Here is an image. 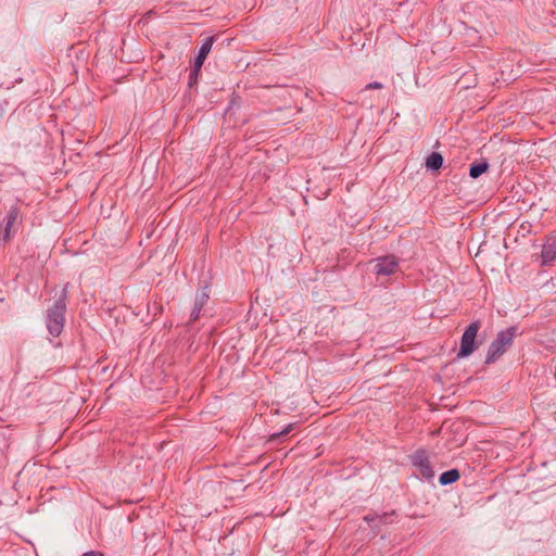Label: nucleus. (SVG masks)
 Returning a JSON list of instances; mask_svg holds the SVG:
<instances>
[{
	"label": "nucleus",
	"mask_w": 556,
	"mask_h": 556,
	"mask_svg": "<svg viewBox=\"0 0 556 556\" xmlns=\"http://www.w3.org/2000/svg\"><path fill=\"white\" fill-rule=\"evenodd\" d=\"M67 286L62 290L52 307L47 311L46 326L49 333L53 337L61 334L65 323V311L67 301Z\"/></svg>",
	"instance_id": "obj_1"
},
{
	"label": "nucleus",
	"mask_w": 556,
	"mask_h": 556,
	"mask_svg": "<svg viewBox=\"0 0 556 556\" xmlns=\"http://www.w3.org/2000/svg\"><path fill=\"white\" fill-rule=\"evenodd\" d=\"M517 327L511 326L500 331L488 349L485 364L495 363L513 344Z\"/></svg>",
	"instance_id": "obj_2"
},
{
	"label": "nucleus",
	"mask_w": 556,
	"mask_h": 556,
	"mask_svg": "<svg viewBox=\"0 0 556 556\" xmlns=\"http://www.w3.org/2000/svg\"><path fill=\"white\" fill-rule=\"evenodd\" d=\"M480 328L481 323L479 320H473L465 328L457 353L458 358L468 357L477 350L476 337Z\"/></svg>",
	"instance_id": "obj_3"
},
{
	"label": "nucleus",
	"mask_w": 556,
	"mask_h": 556,
	"mask_svg": "<svg viewBox=\"0 0 556 556\" xmlns=\"http://www.w3.org/2000/svg\"><path fill=\"white\" fill-rule=\"evenodd\" d=\"M374 273L377 276L389 277L400 269L399 257L393 254L377 257L371 261Z\"/></svg>",
	"instance_id": "obj_4"
},
{
	"label": "nucleus",
	"mask_w": 556,
	"mask_h": 556,
	"mask_svg": "<svg viewBox=\"0 0 556 556\" xmlns=\"http://www.w3.org/2000/svg\"><path fill=\"white\" fill-rule=\"evenodd\" d=\"M410 460L414 467L417 468L418 475L430 481L434 477V471L430 464L427 451L424 448L417 450L412 456Z\"/></svg>",
	"instance_id": "obj_5"
},
{
	"label": "nucleus",
	"mask_w": 556,
	"mask_h": 556,
	"mask_svg": "<svg viewBox=\"0 0 556 556\" xmlns=\"http://www.w3.org/2000/svg\"><path fill=\"white\" fill-rule=\"evenodd\" d=\"M395 516V511L391 513H382V514H368L364 516V520L368 523V526L376 532L380 530L381 525H389L393 522V517Z\"/></svg>",
	"instance_id": "obj_6"
},
{
	"label": "nucleus",
	"mask_w": 556,
	"mask_h": 556,
	"mask_svg": "<svg viewBox=\"0 0 556 556\" xmlns=\"http://www.w3.org/2000/svg\"><path fill=\"white\" fill-rule=\"evenodd\" d=\"M20 215V210L17 206H11L10 210L7 212L2 219L3 224V233H2V240L8 241L11 238V228L17 220Z\"/></svg>",
	"instance_id": "obj_7"
},
{
	"label": "nucleus",
	"mask_w": 556,
	"mask_h": 556,
	"mask_svg": "<svg viewBox=\"0 0 556 556\" xmlns=\"http://www.w3.org/2000/svg\"><path fill=\"white\" fill-rule=\"evenodd\" d=\"M210 299L207 287L203 290L198 291L195 294L194 305L190 314V321H195L201 315V311Z\"/></svg>",
	"instance_id": "obj_8"
},
{
	"label": "nucleus",
	"mask_w": 556,
	"mask_h": 556,
	"mask_svg": "<svg viewBox=\"0 0 556 556\" xmlns=\"http://www.w3.org/2000/svg\"><path fill=\"white\" fill-rule=\"evenodd\" d=\"M214 43V37H207L203 40L198 54L194 58L193 64L197 65L198 68H201L206 56L208 55L210 51L212 50Z\"/></svg>",
	"instance_id": "obj_9"
},
{
	"label": "nucleus",
	"mask_w": 556,
	"mask_h": 556,
	"mask_svg": "<svg viewBox=\"0 0 556 556\" xmlns=\"http://www.w3.org/2000/svg\"><path fill=\"white\" fill-rule=\"evenodd\" d=\"M541 256L544 265L556 258V237L547 239L546 243L542 248Z\"/></svg>",
	"instance_id": "obj_10"
},
{
	"label": "nucleus",
	"mask_w": 556,
	"mask_h": 556,
	"mask_svg": "<svg viewBox=\"0 0 556 556\" xmlns=\"http://www.w3.org/2000/svg\"><path fill=\"white\" fill-rule=\"evenodd\" d=\"M490 165L486 160H481L479 162H473L469 167V176L473 179L480 177L489 169Z\"/></svg>",
	"instance_id": "obj_11"
},
{
	"label": "nucleus",
	"mask_w": 556,
	"mask_h": 556,
	"mask_svg": "<svg viewBox=\"0 0 556 556\" xmlns=\"http://www.w3.org/2000/svg\"><path fill=\"white\" fill-rule=\"evenodd\" d=\"M443 165V156L439 152H431L426 159V166L429 170L435 172Z\"/></svg>",
	"instance_id": "obj_12"
},
{
	"label": "nucleus",
	"mask_w": 556,
	"mask_h": 556,
	"mask_svg": "<svg viewBox=\"0 0 556 556\" xmlns=\"http://www.w3.org/2000/svg\"><path fill=\"white\" fill-rule=\"evenodd\" d=\"M460 477V473L457 469H450L444 471L439 477V483L441 485H447L456 482Z\"/></svg>",
	"instance_id": "obj_13"
},
{
	"label": "nucleus",
	"mask_w": 556,
	"mask_h": 556,
	"mask_svg": "<svg viewBox=\"0 0 556 556\" xmlns=\"http://www.w3.org/2000/svg\"><path fill=\"white\" fill-rule=\"evenodd\" d=\"M200 71H201V68H198L197 65L193 64L192 70L189 73V78H188L189 88H193L197 86Z\"/></svg>",
	"instance_id": "obj_14"
},
{
	"label": "nucleus",
	"mask_w": 556,
	"mask_h": 556,
	"mask_svg": "<svg viewBox=\"0 0 556 556\" xmlns=\"http://www.w3.org/2000/svg\"><path fill=\"white\" fill-rule=\"evenodd\" d=\"M294 428V424L287 425L280 432L273 434V439L289 434Z\"/></svg>",
	"instance_id": "obj_15"
},
{
	"label": "nucleus",
	"mask_w": 556,
	"mask_h": 556,
	"mask_svg": "<svg viewBox=\"0 0 556 556\" xmlns=\"http://www.w3.org/2000/svg\"><path fill=\"white\" fill-rule=\"evenodd\" d=\"M383 85L379 81H372L366 85L365 89H381Z\"/></svg>",
	"instance_id": "obj_16"
},
{
	"label": "nucleus",
	"mask_w": 556,
	"mask_h": 556,
	"mask_svg": "<svg viewBox=\"0 0 556 556\" xmlns=\"http://www.w3.org/2000/svg\"><path fill=\"white\" fill-rule=\"evenodd\" d=\"M83 556H104V555L100 552L89 551V552L84 553Z\"/></svg>",
	"instance_id": "obj_17"
}]
</instances>
